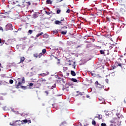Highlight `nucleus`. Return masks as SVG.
Returning a JSON list of instances; mask_svg holds the SVG:
<instances>
[{"mask_svg":"<svg viewBox=\"0 0 126 126\" xmlns=\"http://www.w3.org/2000/svg\"><path fill=\"white\" fill-rule=\"evenodd\" d=\"M71 75L72 76H75L76 75V73H75V72H74V71L71 70Z\"/></svg>","mask_w":126,"mask_h":126,"instance_id":"nucleus-11","label":"nucleus"},{"mask_svg":"<svg viewBox=\"0 0 126 126\" xmlns=\"http://www.w3.org/2000/svg\"><path fill=\"white\" fill-rule=\"evenodd\" d=\"M45 93H46V94H48V92H45Z\"/></svg>","mask_w":126,"mask_h":126,"instance_id":"nucleus-53","label":"nucleus"},{"mask_svg":"<svg viewBox=\"0 0 126 126\" xmlns=\"http://www.w3.org/2000/svg\"><path fill=\"white\" fill-rule=\"evenodd\" d=\"M125 103H126V100H125Z\"/></svg>","mask_w":126,"mask_h":126,"instance_id":"nucleus-63","label":"nucleus"},{"mask_svg":"<svg viewBox=\"0 0 126 126\" xmlns=\"http://www.w3.org/2000/svg\"><path fill=\"white\" fill-rule=\"evenodd\" d=\"M96 118H97V119H98V120H102V115L98 114L97 115V116L96 117Z\"/></svg>","mask_w":126,"mask_h":126,"instance_id":"nucleus-13","label":"nucleus"},{"mask_svg":"<svg viewBox=\"0 0 126 126\" xmlns=\"http://www.w3.org/2000/svg\"><path fill=\"white\" fill-rule=\"evenodd\" d=\"M52 2L51 1V0H47L46 1V4H52Z\"/></svg>","mask_w":126,"mask_h":126,"instance_id":"nucleus-14","label":"nucleus"},{"mask_svg":"<svg viewBox=\"0 0 126 126\" xmlns=\"http://www.w3.org/2000/svg\"><path fill=\"white\" fill-rule=\"evenodd\" d=\"M61 12H62V10H61L60 9L57 10V14H60V13H61Z\"/></svg>","mask_w":126,"mask_h":126,"instance_id":"nucleus-19","label":"nucleus"},{"mask_svg":"<svg viewBox=\"0 0 126 126\" xmlns=\"http://www.w3.org/2000/svg\"><path fill=\"white\" fill-rule=\"evenodd\" d=\"M32 32H33V31L30 30L28 32V33L30 35H31V34H32Z\"/></svg>","mask_w":126,"mask_h":126,"instance_id":"nucleus-20","label":"nucleus"},{"mask_svg":"<svg viewBox=\"0 0 126 126\" xmlns=\"http://www.w3.org/2000/svg\"><path fill=\"white\" fill-rule=\"evenodd\" d=\"M106 38L108 39H111V34H107L106 35Z\"/></svg>","mask_w":126,"mask_h":126,"instance_id":"nucleus-23","label":"nucleus"},{"mask_svg":"<svg viewBox=\"0 0 126 126\" xmlns=\"http://www.w3.org/2000/svg\"><path fill=\"white\" fill-rule=\"evenodd\" d=\"M112 60H115V59H116V58H117V56H116V54H113L112 55Z\"/></svg>","mask_w":126,"mask_h":126,"instance_id":"nucleus-15","label":"nucleus"},{"mask_svg":"<svg viewBox=\"0 0 126 126\" xmlns=\"http://www.w3.org/2000/svg\"><path fill=\"white\" fill-rule=\"evenodd\" d=\"M19 79H20V78H18V80H19Z\"/></svg>","mask_w":126,"mask_h":126,"instance_id":"nucleus-57","label":"nucleus"},{"mask_svg":"<svg viewBox=\"0 0 126 126\" xmlns=\"http://www.w3.org/2000/svg\"><path fill=\"white\" fill-rule=\"evenodd\" d=\"M27 3L28 5H31V2L30 1L27 2Z\"/></svg>","mask_w":126,"mask_h":126,"instance_id":"nucleus-31","label":"nucleus"},{"mask_svg":"<svg viewBox=\"0 0 126 126\" xmlns=\"http://www.w3.org/2000/svg\"><path fill=\"white\" fill-rule=\"evenodd\" d=\"M47 53V50L46 49H43L42 50V53H39V57H42L43 55H45Z\"/></svg>","mask_w":126,"mask_h":126,"instance_id":"nucleus-6","label":"nucleus"},{"mask_svg":"<svg viewBox=\"0 0 126 126\" xmlns=\"http://www.w3.org/2000/svg\"><path fill=\"white\" fill-rule=\"evenodd\" d=\"M111 73H114V72H111Z\"/></svg>","mask_w":126,"mask_h":126,"instance_id":"nucleus-62","label":"nucleus"},{"mask_svg":"<svg viewBox=\"0 0 126 126\" xmlns=\"http://www.w3.org/2000/svg\"><path fill=\"white\" fill-rule=\"evenodd\" d=\"M100 53L101 55H104L105 54V52H104V51L103 50H100Z\"/></svg>","mask_w":126,"mask_h":126,"instance_id":"nucleus-25","label":"nucleus"},{"mask_svg":"<svg viewBox=\"0 0 126 126\" xmlns=\"http://www.w3.org/2000/svg\"><path fill=\"white\" fill-rule=\"evenodd\" d=\"M112 67H113V69H115V68H116V67H117L116 66H115L114 67H113V66H112Z\"/></svg>","mask_w":126,"mask_h":126,"instance_id":"nucleus-42","label":"nucleus"},{"mask_svg":"<svg viewBox=\"0 0 126 126\" xmlns=\"http://www.w3.org/2000/svg\"><path fill=\"white\" fill-rule=\"evenodd\" d=\"M59 62H60V59H58Z\"/></svg>","mask_w":126,"mask_h":126,"instance_id":"nucleus-60","label":"nucleus"},{"mask_svg":"<svg viewBox=\"0 0 126 126\" xmlns=\"http://www.w3.org/2000/svg\"><path fill=\"white\" fill-rule=\"evenodd\" d=\"M60 1H63V0H61Z\"/></svg>","mask_w":126,"mask_h":126,"instance_id":"nucleus-59","label":"nucleus"},{"mask_svg":"<svg viewBox=\"0 0 126 126\" xmlns=\"http://www.w3.org/2000/svg\"><path fill=\"white\" fill-rule=\"evenodd\" d=\"M112 114H113V115H114V113H113V112H112Z\"/></svg>","mask_w":126,"mask_h":126,"instance_id":"nucleus-58","label":"nucleus"},{"mask_svg":"<svg viewBox=\"0 0 126 126\" xmlns=\"http://www.w3.org/2000/svg\"><path fill=\"white\" fill-rule=\"evenodd\" d=\"M40 84H47V80L45 79H41L39 80Z\"/></svg>","mask_w":126,"mask_h":126,"instance_id":"nucleus-5","label":"nucleus"},{"mask_svg":"<svg viewBox=\"0 0 126 126\" xmlns=\"http://www.w3.org/2000/svg\"><path fill=\"white\" fill-rule=\"evenodd\" d=\"M111 28H113V30H114V26H112Z\"/></svg>","mask_w":126,"mask_h":126,"instance_id":"nucleus-47","label":"nucleus"},{"mask_svg":"<svg viewBox=\"0 0 126 126\" xmlns=\"http://www.w3.org/2000/svg\"><path fill=\"white\" fill-rule=\"evenodd\" d=\"M66 124V122H63L62 123L61 125L60 126H64V125H65Z\"/></svg>","mask_w":126,"mask_h":126,"instance_id":"nucleus-27","label":"nucleus"},{"mask_svg":"<svg viewBox=\"0 0 126 126\" xmlns=\"http://www.w3.org/2000/svg\"><path fill=\"white\" fill-rule=\"evenodd\" d=\"M43 32H40V33H38V34L36 35L37 38H38V37H40V36L43 35Z\"/></svg>","mask_w":126,"mask_h":126,"instance_id":"nucleus-16","label":"nucleus"},{"mask_svg":"<svg viewBox=\"0 0 126 126\" xmlns=\"http://www.w3.org/2000/svg\"><path fill=\"white\" fill-rule=\"evenodd\" d=\"M66 13H70V9H68L66 11Z\"/></svg>","mask_w":126,"mask_h":126,"instance_id":"nucleus-29","label":"nucleus"},{"mask_svg":"<svg viewBox=\"0 0 126 126\" xmlns=\"http://www.w3.org/2000/svg\"><path fill=\"white\" fill-rule=\"evenodd\" d=\"M95 85H96V86L99 84V83L97 82V81H96L95 83H94Z\"/></svg>","mask_w":126,"mask_h":126,"instance_id":"nucleus-30","label":"nucleus"},{"mask_svg":"<svg viewBox=\"0 0 126 126\" xmlns=\"http://www.w3.org/2000/svg\"><path fill=\"white\" fill-rule=\"evenodd\" d=\"M0 44H1V39L0 38Z\"/></svg>","mask_w":126,"mask_h":126,"instance_id":"nucleus-45","label":"nucleus"},{"mask_svg":"<svg viewBox=\"0 0 126 126\" xmlns=\"http://www.w3.org/2000/svg\"><path fill=\"white\" fill-rule=\"evenodd\" d=\"M33 57L34 58H36V59H37V58H39L40 59L41 56H40V54H38L37 53H35L33 54Z\"/></svg>","mask_w":126,"mask_h":126,"instance_id":"nucleus-8","label":"nucleus"},{"mask_svg":"<svg viewBox=\"0 0 126 126\" xmlns=\"http://www.w3.org/2000/svg\"><path fill=\"white\" fill-rule=\"evenodd\" d=\"M107 21H110V18L107 17Z\"/></svg>","mask_w":126,"mask_h":126,"instance_id":"nucleus-40","label":"nucleus"},{"mask_svg":"<svg viewBox=\"0 0 126 126\" xmlns=\"http://www.w3.org/2000/svg\"><path fill=\"white\" fill-rule=\"evenodd\" d=\"M9 82L10 83V84H12L14 82L13 80L10 79Z\"/></svg>","mask_w":126,"mask_h":126,"instance_id":"nucleus-26","label":"nucleus"},{"mask_svg":"<svg viewBox=\"0 0 126 126\" xmlns=\"http://www.w3.org/2000/svg\"><path fill=\"white\" fill-rule=\"evenodd\" d=\"M62 23L59 20H56L55 21V24L56 25H58L59 24H61Z\"/></svg>","mask_w":126,"mask_h":126,"instance_id":"nucleus-12","label":"nucleus"},{"mask_svg":"<svg viewBox=\"0 0 126 126\" xmlns=\"http://www.w3.org/2000/svg\"><path fill=\"white\" fill-rule=\"evenodd\" d=\"M115 115L118 117V119H123L124 118V116L120 114H117V113H115Z\"/></svg>","mask_w":126,"mask_h":126,"instance_id":"nucleus-7","label":"nucleus"},{"mask_svg":"<svg viewBox=\"0 0 126 126\" xmlns=\"http://www.w3.org/2000/svg\"><path fill=\"white\" fill-rule=\"evenodd\" d=\"M34 85V84L31 83L29 84V86H33Z\"/></svg>","mask_w":126,"mask_h":126,"instance_id":"nucleus-32","label":"nucleus"},{"mask_svg":"<svg viewBox=\"0 0 126 126\" xmlns=\"http://www.w3.org/2000/svg\"><path fill=\"white\" fill-rule=\"evenodd\" d=\"M22 83H25V79L24 78V77L22 78V82H19L17 85H15V88L18 89H19V86H20L22 89H27V87L21 86V84H22Z\"/></svg>","mask_w":126,"mask_h":126,"instance_id":"nucleus-1","label":"nucleus"},{"mask_svg":"<svg viewBox=\"0 0 126 126\" xmlns=\"http://www.w3.org/2000/svg\"><path fill=\"white\" fill-rule=\"evenodd\" d=\"M89 97H90V96H89L88 95H87V98H89Z\"/></svg>","mask_w":126,"mask_h":126,"instance_id":"nucleus-46","label":"nucleus"},{"mask_svg":"<svg viewBox=\"0 0 126 126\" xmlns=\"http://www.w3.org/2000/svg\"><path fill=\"white\" fill-rule=\"evenodd\" d=\"M1 85H2V81H0V86H1Z\"/></svg>","mask_w":126,"mask_h":126,"instance_id":"nucleus-35","label":"nucleus"},{"mask_svg":"<svg viewBox=\"0 0 126 126\" xmlns=\"http://www.w3.org/2000/svg\"><path fill=\"white\" fill-rule=\"evenodd\" d=\"M62 29L64 31H62L61 32V34H62V35H65L66 33H67V31H66V29H67V27L66 26L63 27L62 28Z\"/></svg>","mask_w":126,"mask_h":126,"instance_id":"nucleus-3","label":"nucleus"},{"mask_svg":"<svg viewBox=\"0 0 126 126\" xmlns=\"http://www.w3.org/2000/svg\"><path fill=\"white\" fill-rule=\"evenodd\" d=\"M73 68L75 69V66H74Z\"/></svg>","mask_w":126,"mask_h":126,"instance_id":"nucleus-52","label":"nucleus"},{"mask_svg":"<svg viewBox=\"0 0 126 126\" xmlns=\"http://www.w3.org/2000/svg\"><path fill=\"white\" fill-rule=\"evenodd\" d=\"M23 123H28V120L27 119H25V120H22V121Z\"/></svg>","mask_w":126,"mask_h":126,"instance_id":"nucleus-22","label":"nucleus"},{"mask_svg":"<svg viewBox=\"0 0 126 126\" xmlns=\"http://www.w3.org/2000/svg\"><path fill=\"white\" fill-rule=\"evenodd\" d=\"M112 18H113V19H115V18H114L113 17H112Z\"/></svg>","mask_w":126,"mask_h":126,"instance_id":"nucleus-56","label":"nucleus"},{"mask_svg":"<svg viewBox=\"0 0 126 126\" xmlns=\"http://www.w3.org/2000/svg\"><path fill=\"white\" fill-rule=\"evenodd\" d=\"M21 30H22V28H19L18 31H21Z\"/></svg>","mask_w":126,"mask_h":126,"instance_id":"nucleus-36","label":"nucleus"},{"mask_svg":"<svg viewBox=\"0 0 126 126\" xmlns=\"http://www.w3.org/2000/svg\"><path fill=\"white\" fill-rule=\"evenodd\" d=\"M28 123H29V124H31V120H28Z\"/></svg>","mask_w":126,"mask_h":126,"instance_id":"nucleus-39","label":"nucleus"},{"mask_svg":"<svg viewBox=\"0 0 126 126\" xmlns=\"http://www.w3.org/2000/svg\"><path fill=\"white\" fill-rule=\"evenodd\" d=\"M115 64L117 65V66H120L121 67H123L122 65H124V64H122V63H119L118 62H115Z\"/></svg>","mask_w":126,"mask_h":126,"instance_id":"nucleus-10","label":"nucleus"},{"mask_svg":"<svg viewBox=\"0 0 126 126\" xmlns=\"http://www.w3.org/2000/svg\"><path fill=\"white\" fill-rule=\"evenodd\" d=\"M80 126H82V124H80Z\"/></svg>","mask_w":126,"mask_h":126,"instance_id":"nucleus-54","label":"nucleus"},{"mask_svg":"<svg viewBox=\"0 0 126 126\" xmlns=\"http://www.w3.org/2000/svg\"><path fill=\"white\" fill-rule=\"evenodd\" d=\"M64 21V19L63 18V17H61V20H60L61 23H62V22Z\"/></svg>","mask_w":126,"mask_h":126,"instance_id":"nucleus-28","label":"nucleus"},{"mask_svg":"<svg viewBox=\"0 0 126 126\" xmlns=\"http://www.w3.org/2000/svg\"><path fill=\"white\" fill-rule=\"evenodd\" d=\"M92 124L93 126H96V122L95 120H93Z\"/></svg>","mask_w":126,"mask_h":126,"instance_id":"nucleus-18","label":"nucleus"},{"mask_svg":"<svg viewBox=\"0 0 126 126\" xmlns=\"http://www.w3.org/2000/svg\"><path fill=\"white\" fill-rule=\"evenodd\" d=\"M71 81H73V82H77V80L75 78H72L71 79Z\"/></svg>","mask_w":126,"mask_h":126,"instance_id":"nucleus-17","label":"nucleus"},{"mask_svg":"<svg viewBox=\"0 0 126 126\" xmlns=\"http://www.w3.org/2000/svg\"><path fill=\"white\" fill-rule=\"evenodd\" d=\"M55 87H56V86H53L51 88H52V89H53V88H55Z\"/></svg>","mask_w":126,"mask_h":126,"instance_id":"nucleus-44","label":"nucleus"},{"mask_svg":"<svg viewBox=\"0 0 126 126\" xmlns=\"http://www.w3.org/2000/svg\"><path fill=\"white\" fill-rule=\"evenodd\" d=\"M97 87H98V88H102V86L100 85V84H98L97 86Z\"/></svg>","mask_w":126,"mask_h":126,"instance_id":"nucleus-24","label":"nucleus"},{"mask_svg":"<svg viewBox=\"0 0 126 126\" xmlns=\"http://www.w3.org/2000/svg\"><path fill=\"white\" fill-rule=\"evenodd\" d=\"M0 67H1V63H0Z\"/></svg>","mask_w":126,"mask_h":126,"instance_id":"nucleus-48","label":"nucleus"},{"mask_svg":"<svg viewBox=\"0 0 126 126\" xmlns=\"http://www.w3.org/2000/svg\"><path fill=\"white\" fill-rule=\"evenodd\" d=\"M66 75L67 76H68V75H69V73H66Z\"/></svg>","mask_w":126,"mask_h":126,"instance_id":"nucleus-43","label":"nucleus"},{"mask_svg":"<svg viewBox=\"0 0 126 126\" xmlns=\"http://www.w3.org/2000/svg\"><path fill=\"white\" fill-rule=\"evenodd\" d=\"M101 126H107L106 125V124H105V123H102V124H101Z\"/></svg>","mask_w":126,"mask_h":126,"instance_id":"nucleus-33","label":"nucleus"},{"mask_svg":"<svg viewBox=\"0 0 126 126\" xmlns=\"http://www.w3.org/2000/svg\"><path fill=\"white\" fill-rule=\"evenodd\" d=\"M0 30H1L2 31H3V29H2V27H0Z\"/></svg>","mask_w":126,"mask_h":126,"instance_id":"nucleus-41","label":"nucleus"},{"mask_svg":"<svg viewBox=\"0 0 126 126\" xmlns=\"http://www.w3.org/2000/svg\"><path fill=\"white\" fill-rule=\"evenodd\" d=\"M41 76H43V74H40Z\"/></svg>","mask_w":126,"mask_h":126,"instance_id":"nucleus-50","label":"nucleus"},{"mask_svg":"<svg viewBox=\"0 0 126 126\" xmlns=\"http://www.w3.org/2000/svg\"><path fill=\"white\" fill-rule=\"evenodd\" d=\"M10 126H12V124H11V123L10 124Z\"/></svg>","mask_w":126,"mask_h":126,"instance_id":"nucleus-55","label":"nucleus"},{"mask_svg":"<svg viewBox=\"0 0 126 126\" xmlns=\"http://www.w3.org/2000/svg\"><path fill=\"white\" fill-rule=\"evenodd\" d=\"M58 79H62V78H58Z\"/></svg>","mask_w":126,"mask_h":126,"instance_id":"nucleus-51","label":"nucleus"},{"mask_svg":"<svg viewBox=\"0 0 126 126\" xmlns=\"http://www.w3.org/2000/svg\"><path fill=\"white\" fill-rule=\"evenodd\" d=\"M105 81H106V82H107V83H108V82H109V80H108V79H106L105 80Z\"/></svg>","mask_w":126,"mask_h":126,"instance_id":"nucleus-38","label":"nucleus"},{"mask_svg":"<svg viewBox=\"0 0 126 126\" xmlns=\"http://www.w3.org/2000/svg\"><path fill=\"white\" fill-rule=\"evenodd\" d=\"M48 37H49V36H48V34H44L43 35V38H48Z\"/></svg>","mask_w":126,"mask_h":126,"instance_id":"nucleus-21","label":"nucleus"},{"mask_svg":"<svg viewBox=\"0 0 126 126\" xmlns=\"http://www.w3.org/2000/svg\"><path fill=\"white\" fill-rule=\"evenodd\" d=\"M92 75H93V73H92Z\"/></svg>","mask_w":126,"mask_h":126,"instance_id":"nucleus-61","label":"nucleus"},{"mask_svg":"<svg viewBox=\"0 0 126 126\" xmlns=\"http://www.w3.org/2000/svg\"><path fill=\"white\" fill-rule=\"evenodd\" d=\"M111 40L113 43H111V48L113 47H115V44H116V42H117V39H114V37H112L111 38Z\"/></svg>","mask_w":126,"mask_h":126,"instance_id":"nucleus-4","label":"nucleus"},{"mask_svg":"<svg viewBox=\"0 0 126 126\" xmlns=\"http://www.w3.org/2000/svg\"><path fill=\"white\" fill-rule=\"evenodd\" d=\"M80 47H81V46L78 45V46L76 47V49H78V48H80Z\"/></svg>","mask_w":126,"mask_h":126,"instance_id":"nucleus-37","label":"nucleus"},{"mask_svg":"<svg viewBox=\"0 0 126 126\" xmlns=\"http://www.w3.org/2000/svg\"><path fill=\"white\" fill-rule=\"evenodd\" d=\"M4 0H2V2H4Z\"/></svg>","mask_w":126,"mask_h":126,"instance_id":"nucleus-49","label":"nucleus"},{"mask_svg":"<svg viewBox=\"0 0 126 126\" xmlns=\"http://www.w3.org/2000/svg\"><path fill=\"white\" fill-rule=\"evenodd\" d=\"M20 62L19 63H22L24 61H25V58L24 57H20Z\"/></svg>","mask_w":126,"mask_h":126,"instance_id":"nucleus-9","label":"nucleus"},{"mask_svg":"<svg viewBox=\"0 0 126 126\" xmlns=\"http://www.w3.org/2000/svg\"><path fill=\"white\" fill-rule=\"evenodd\" d=\"M5 30L6 31H8V30H13V28H12V25L11 24H7L5 26Z\"/></svg>","mask_w":126,"mask_h":126,"instance_id":"nucleus-2","label":"nucleus"},{"mask_svg":"<svg viewBox=\"0 0 126 126\" xmlns=\"http://www.w3.org/2000/svg\"><path fill=\"white\" fill-rule=\"evenodd\" d=\"M45 13H46V14H47L48 15H49L50 14V12H47V11H45Z\"/></svg>","mask_w":126,"mask_h":126,"instance_id":"nucleus-34","label":"nucleus"}]
</instances>
